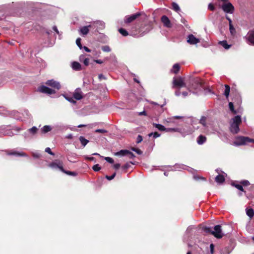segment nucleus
Returning a JSON list of instances; mask_svg holds the SVG:
<instances>
[{"mask_svg": "<svg viewBox=\"0 0 254 254\" xmlns=\"http://www.w3.org/2000/svg\"><path fill=\"white\" fill-rule=\"evenodd\" d=\"M38 91L40 92L46 93L49 95L54 94L56 93L54 90L44 85L39 87Z\"/></svg>", "mask_w": 254, "mask_h": 254, "instance_id": "nucleus-9", "label": "nucleus"}, {"mask_svg": "<svg viewBox=\"0 0 254 254\" xmlns=\"http://www.w3.org/2000/svg\"><path fill=\"white\" fill-rule=\"evenodd\" d=\"M38 131V128L36 127H32L28 129L27 132L31 136L35 135Z\"/></svg>", "mask_w": 254, "mask_h": 254, "instance_id": "nucleus-22", "label": "nucleus"}, {"mask_svg": "<svg viewBox=\"0 0 254 254\" xmlns=\"http://www.w3.org/2000/svg\"><path fill=\"white\" fill-rule=\"evenodd\" d=\"M141 12H137L131 15H127L125 18V22L129 23L136 19L141 15Z\"/></svg>", "mask_w": 254, "mask_h": 254, "instance_id": "nucleus-10", "label": "nucleus"}, {"mask_svg": "<svg viewBox=\"0 0 254 254\" xmlns=\"http://www.w3.org/2000/svg\"><path fill=\"white\" fill-rule=\"evenodd\" d=\"M108 162L110 163H114V160L109 157H106L104 158Z\"/></svg>", "mask_w": 254, "mask_h": 254, "instance_id": "nucleus-47", "label": "nucleus"}, {"mask_svg": "<svg viewBox=\"0 0 254 254\" xmlns=\"http://www.w3.org/2000/svg\"><path fill=\"white\" fill-rule=\"evenodd\" d=\"M73 96L76 100H81L83 98V93L81 89L79 88H76L73 92Z\"/></svg>", "mask_w": 254, "mask_h": 254, "instance_id": "nucleus-16", "label": "nucleus"}, {"mask_svg": "<svg viewBox=\"0 0 254 254\" xmlns=\"http://www.w3.org/2000/svg\"><path fill=\"white\" fill-rule=\"evenodd\" d=\"M76 44L80 49H81L82 48V45L81 44V39L80 38H78L76 40Z\"/></svg>", "mask_w": 254, "mask_h": 254, "instance_id": "nucleus-39", "label": "nucleus"}, {"mask_svg": "<svg viewBox=\"0 0 254 254\" xmlns=\"http://www.w3.org/2000/svg\"><path fill=\"white\" fill-rule=\"evenodd\" d=\"M87 58H85V56L84 55H81L79 56V60L80 62H83L84 60L86 59Z\"/></svg>", "mask_w": 254, "mask_h": 254, "instance_id": "nucleus-49", "label": "nucleus"}, {"mask_svg": "<svg viewBox=\"0 0 254 254\" xmlns=\"http://www.w3.org/2000/svg\"><path fill=\"white\" fill-rule=\"evenodd\" d=\"M241 184L244 186H247L250 184V182L247 180H244V181H241Z\"/></svg>", "mask_w": 254, "mask_h": 254, "instance_id": "nucleus-46", "label": "nucleus"}, {"mask_svg": "<svg viewBox=\"0 0 254 254\" xmlns=\"http://www.w3.org/2000/svg\"><path fill=\"white\" fill-rule=\"evenodd\" d=\"M219 44L223 46L225 49H228L230 48L231 45H228L226 41H222L219 42Z\"/></svg>", "mask_w": 254, "mask_h": 254, "instance_id": "nucleus-28", "label": "nucleus"}, {"mask_svg": "<svg viewBox=\"0 0 254 254\" xmlns=\"http://www.w3.org/2000/svg\"><path fill=\"white\" fill-rule=\"evenodd\" d=\"M102 50L104 52H109L111 51V49L108 46H104L102 48Z\"/></svg>", "mask_w": 254, "mask_h": 254, "instance_id": "nucleus-42", "label": "nucleus"}, {"mask_svg": "<svg viewBox=\"0 0 254 254\" xmlns=\"http://www.w3.org/2000/svg\"><path fill=\"white\" fill-rule=\"evenodd\" d=\"M241 122V118L240 116H237L233 119L230 128L232 133H237L239 131V125Z\"/></svg>", "mask_w": 254, "mask_h": 254, "instance_id": "nucleus-3", "label": "nucleus"}, {"mask_svg": "<svg viewBox=\"0 0 254 254\" xmlns=\"http://www.w3.org/2000/svg\"><path fill=\"white\" fill-rule=\"evenodd\" d=\"M187 42L190 45H196L200 42V40L193 35L190 34L187 37Z\"/></svg>", "mask_w": 254, "mask_h": 254, "instance_id": "nucleus-11", "label": "nucleus"}, {"mask_svg": "<svg viewBox=\"0 0 254 254\" xmlns=\"http://www.w3.org/2000/svg\"><path fill=\"white\" fill-rule=\"evenodd\" d=\"M45 151L51 155H54V153L51 151V150L49 147H47L45 149Z\"/></svg>", "mask_w": 254, "mask_h": 254, "instance_id": "nucleus-55", "label": "nucleus"}, {"mask_svg": "<svg viewBox=\"0 0 254 254\" xmlns=\"http://www.w3.org/2000/svg\"><path fill=\"white\" fill-rule=\"evenodd\" d=\"M0 132L4 135H8L10 136H11L14 134L12 130L10 128H9L8 127H0Z\"/></svg>", "mask_w": 254, "mask_h": 254, "instance_id": "nucleus-12", "label": "nucleus"}, {"mask_svg": "<svg viewBox=\"0 0 254 254\" xmlns=\"http://www.w3.org/2000/svg\"><path fill=\"white\" fill-rule=\"evenodd\" d=\"M92 169L94 171L98 172L100 170L101 167L99 164H96L93 166Z\"/></svg>", "mask_w": 254, "mask_h": 254, "instance_id": "nucleus-40", "label": "nucleus"}, {"mask_svg": "<svg viewBox=\"0 0 254 254\" xmlns=\"http://www.w3.org/2000/svg\"><path fill=\"white\" fill-rule=\"evenodd\" d=\"M48 166L53 169L57 170L59 169L62 172H64V170L63 167L62 163L59 161L57 162H53L49 164Z\"/></svg>", "mask_w": 254, "mask_h": 254, "instance_id": "nucleus-13", "label": "nucleus"}, {"mask_svg": "<svg viewBox=\"0 0 254 254\" xmlns=\"http://www.w3.org/2000/svg\"><path fill=\"white\" fill-rule=\"evenodd\" d=\"M79 139L84 147L85 146V145L89 142V140L85 138V137L82 136H80Z\"/></svg>", "mask_w": 254, "mask_h": 254, "instance_id": "nucleus-27", "label": "nucleus"}, {"mask_svg": "<svg viewBox=\"0 0 254 254\" xmlns=\"http://www.w3.org/2000/svg\"><path fill=\"white\" fill-rule=\"evenodd\" d=\"M53 29L57 33V34H59V32L58 30V28L56 26H54L53 27Z\"/></svg>", "mask_w": 254, "mask_h": 254, "instance_id": "nucleus-60", "label": "nucleus"}, {"mask_svg": "<svg viewBox=\"0 0 254 254\" xmlns=\"http://www.w3.org/2000/svg\"><path fill=\"white\" fill-rule=\"evenodd\" d=\"M214 6L212 4L209 3V4L208 5V9H209L211 10H214Z\"/></svg>", "mask_w": 254, "mask_h": 254, "instance_id": "nucleus-57", "label": "nucleus"}, {"mask_svg": "<svg viewBox=\"0 0 254 254\" xmlns=\"http://www.w3.org/2000/svg\"><path fill=\"white\" fill-rule=\"evenodd\" d=\"M222 8L226 13H233L234 11V7L230 2H226L222 5Z\"/></svg>", "mask_w": 254, "mask_h": 254, "instance_id": "nucleus-7", "label": "nucleus"}, {"mask_svg": "<svg viewBox=\"0 0 254 254\" xmlns=\"http://www.w3.org/2000/svg\"><path fill=\"white\" fill-rule=\"evenodd\" d=\"M199 123L202 124L203 126L206 125V118L205 117H202L199 121Z\"/></svg>", "mask_w": 254, "mask_h": 254, "instance_id": "nucleus-44", "label": "nucleus"}, {"mask_svg": "<svg viewBox=\"0 0 254 254\" xmlns=\"http://www.w3.org/2000/svg\"><path fill=\"white\" fill-rule=\"evenodd\" d=\"M119 31L124 36H126L128 35V32L125 29L120 28V29H119Z\"/></svg>", "mask_w": 254, "mask_h": 254, "instance_id": "nucleus-33", "label": "nucleus"}, {"mask_svg": "<svg viewBox=\"0 0 254 254\" xmlns=\"http://www.w3.org/2000/svg\"><path fill=\"white\" fill-rule=\"evenodd\" d=\"M56 127L58 130H60L64 129V127L61 126V125H57L56 126Z\"/></svg>", "mask_w": 254, "mask_h": 254, "instance_id": "nucleus-54", "label": "nucleus"}, {"mask_svg": "<svg viewBox=\"0 0 254 254\" xmlns=\"http://www.w3.org/2000/svg\"><path fill=\"white\" fill-rule=\"evenodd\" d=\"M165 131H173V132H181V129L180 128H166Z\"/></svg>", "mask_w": 254, "mask_h": 254, "instance_id": "nucleus-31", "label": "nucleus"}, {"mask_svg": "<svg viewBox=\"0 0 254 254\" xmlns=\"http://www.w3.org/2000/svg\"><path fill=\"white\" fill-rule=\"evenodd\" d=\"M229 109L230 110L234 113V114H236L237 112L236 111L234 110V105L233 104V103L232 102H230L229 103Z\"/></svg>", "mask_w": 254, "mask_h": 254, "instance_id": "nucleus-38", "label": "nucleus"}, {"mask_svg": "<svg viewBox=\"0 0 254 254\" xmlns=\"http://www.w3.org/2000/svg\"><path fill=\"white\" fill-rule=\"evenodd\" d=\"M173 87L181 88L186 87L184 78L181 77H175L173 81Z\"/></svg>", "mask_w": 254, "mask_h": 254, "instance_id": "nucleus-6", "label": "nucleus"}, {"mask_svg": "<svg viewBox=\"0 0 254 254\" xmlns=\"http://www.w3.org/2000/svg\"><path fill=\"white\" fill-rule=\"evenodd\" d=\"M215 181L218 184H222L225 181V177L224 175L219 174L215 177Z\"/></svg>", "mask_w": 254, "mask_h": 254, "instance_id": "nucleus-23", "label": "nucleus"}, {"mask_svg": "<svg viewBox=\"0 0 254 254\" xmlns=\"http://www.w3.org/2000/svg\"><path fill=\"white\" fill-rule=\"evenodd\" d=\"M64 173L68 174V175H73V176H74L75 175L76 173L75 172H70V171H65L64 170Z\"/></svg>", "mask_w": 254, "mask_h": 254, "instance_id": "nucleus-56", "label": "nucleus"}, {"mask_svg": "<svg viewBox=\"0 0 254 254\" xmlns=\"http://www.w3.org/2000/svg\"><path fill=\"white\" fill-rule=\"evenodd\" d=\"M64 97L69 102L73 103L74 104L76 103V101L72 97H66V96H64Z\"/></svg>", "mask_w": 254, "mask_h": 254, "instance_id": "nucleus-41", "label": "nucleus"}, {"mask_svg": "<svg viewBox=\"0 0 254 254\" xmlns=\"http://www.w3.org/2000/svg\"><path fill=\"white\" fill-rule=\"evenodd\" d=\"M116 173H114V174H113L112 176H106V178L107 180H109V181L112 180V179H113L115 178V177L116 176Z\"/></svg>", "mask_w": 254, "mask_h": 254, "instance_id": "nucleus-48", "label": "nucleus"}, {"mask_svg": "<svg viewBox=\"0 0 254 254\" xmlns=\"http://www.w3.org/2000/svg\"><path fill=\"white\" fill-rule=\"evenodd\" d=\"M183 116H173L172 117L168 118L166 119H165L164 121V123H172L175 125L178 124V122L176 121V120L179 119H183Z\"/></svg>", "mask_w": 254, "mask_h": 254, "instance_id": "nucleus-14", "label": "nucleus"}, {"mask_svg": "<svg viewBox=\"0 0 254 254\" xmlns=\"http://www.w3.org/2000/svg\"><path fill=\"white\" fill-rule=\"evenodd\" d=\"M173 9L176 11H178L180 10V7L178 4L175 2H173L172 3Z\"/></svg>", "mask_w": 254, "mask_h": 254, "instance_id": "nucleus-37", "label": "nucleus"}, {"mask_svg": "<svg viewBox=\"0 0 254 254\" xmlns=\"http://www.w3.org/2000/svg\"><path fill=\"white\" fill-rule=\"evenodd\" d=\"M8 155H14L16 156H26L25 154L22 152H16V151H12L10 152H8L7 154Z\"/></svg>", "mask_w": 254, "mask_h": 254, "instance_id": "nucleus-25", "label": "nucleus"}, {"mask_svg": "<svg viewBox=\"0 0 254 254\" xmlns=\"http://www.w3.org/2000/svg\"><path fill=\"white\" fill-rule=\"evenodd\" d=\"M210 252H211V254H213L214 250V246L213 244H210Z\"/></svg>", "mask_w": 254, "mask_h": 254, "instance_id": "nucleus-53", "label": "nucleus"}, {"mask_svg": "<svg viewBox=\"0 0 254 254\" xmlns=\"http://www.w3.org/2000/svg\"><path fill=\"white\" fill-rule=\"evenodd\" d=\"M142 140V137L141 135H138L137 136V139H136V142L137 143H139L140 142H141Z\"/></svg>", "mask_w": 254, "mask_h": 254, "instance_id": "nucleus-51", "label": "nucleus"}, {"mask_svg": "<svg viewBox=\"0 0 254 254\" xmlns=\"http://www.w3.org/2000/svg\"><path fill=\"white\" fill-rule=\"evenodd\" d=\"M116 155L117 156H127L129 159L133 158L135 157L133 153L130 151H129L127 150H122L116 153Z\"/></svg>", "mask_w": 254, "mask_h": 254, "instance_id": "nucleus-8", "label": "nucleus"}, {"mask_svg": "<svg viewBox=\"0 0 254 254\" xmlns=\"http://www.w3.org/2000/svg\"><path fill=\"white\" fill-rule=\"evenodd\" d=\"M203 231L206 233H210L215 238L220 239L224 236L222 232L221 227L220 225H216L214 228V230L211 231L209 227H205L203 228Z\"/></svg>", "mask_w": 254, "mask_h": 254, "instance_id": "nucleus-2", "label": "nucleus"}, {"mask_svg": "<svg viewBox=\"0 0 254 254\" xmlns=\"http://www.w3.org/2000/svg\"><path fill=\"white\" fill-rule=\"evenodd\" d=\"M247 215L250 218H252L254 215V211L252 208L246 209Z\"/></svg>", "mask_w": 254, "mask_h": 254, "instance_id": "nucleus-29", "label": "nucleus"}, {"mask_svg": "<svg viewBox=\"0 0 254 254\" xmlns=\"http://www.w3.org/2000/svg\"><path fill=\"white\" fill-rule=\"evenodd\" d=\"M131 164H133V163L131 162H130L129 163H127L124 166H123L122 168L124 170H127L130 167Z\"/></svg>", "mask_w": 254, "mask_h": 254, "instance_id": "nucleus-43", "label": "nucleus"}, {"mask_svg": "<svg viewBox=\"0 0 254 254\" xmlns=\"http://www.w3.org/2000/svg\"><path fill=\"white\" fill-rule=\"evenodd\" d=\"M46 84L50 86L56 88L57 90H59L61 88V85L60 82L53 79L47 80L46 82Z\"/></svg>", "mask_w": 254, "mask_h": 254, "instance_id": "nucleus-15", "label": "nucleus"}, {"mask_svg": "<svg viewBox=\"0 0 254 254\" xmlns=\"http://www.w3.org/2000/svg\"><path fill=\"white\" fill-rule=\"evenodd\" d=\"M153 126L160 131H165L166 127L162 125L153 123Z\"/></svg>", "mask_w": 254, "mask_h": 254, "instance_id": "nucleus-26", "label": "nucleus"}, {"mask_svg": "<svg viewBox=\"0 0 254 254\" xmlns=\"http://www.w3.org/2000/svg\"><path fill=\"white\" fill-rule=\"evenodd\" d=\"M52 129V127L49 125H46L41 128V132L42 133H46Z\"/></svg>", "mask_w": 254, "mask_h": 254, "instance_id": "nucleus-21", "label": "nucleus"}, {"mask_svg": "<svg viewBox=\"0 0 254 254\" xmlns=\"http://www.w3.org/2000/svg\"><path fill=\"white\" fill-rule=\"evenodd\" d=\"M229 29L231 35H234L236 34V30L234 26H233V24H230Z\"/></svg>", "mask_w": 254, "mask_h": 254, "instance_id": "nucleus-34", "label": "nucleus"}, {"mask_svg": "<svg viewBox=\"0 0 254 254\" xmlns=\"http://www.w3.org/2000/svg\"><path fill=\"white\" fill-rule=\"evenodd\" d=\"M225 89L224 94L227 98H228L229 94H230V88L227 85H225Z\"/></svg>", "mask_w": 254, "mask_h": 254, "instance_id": "nucleus-32", "label": "nucleus"}, {"mask_svg": "<svg viewBox=\"0 0 254 254\" xmlns=\"http://www.w3.org/2000/svg\"><path fill=\"white\" fill-rule=\"evenodd\" d=\"M232 185L233 186H234L235 187H236L237 189H238L239 190H241V191H244V189H243V188L242 187V186L241 185H240V184H236L235 183H233L232 184Z\"/></svg>", "mask_w": 254, "mask_h": 254, "instance_id": "nucleus-35", "label": "nucleus"}, {"mask_svg": "<svg viewBox=\"0 0 254 254\" xmlns=\"http://www.w3.org/2000/svg\"><path fill=\"white\" fill-rule=\"evenodd\" d=\"M85 157L86 159L89 160H91V161H93V160H94V158L92 157L85 156Z\"/></svg>", "mask_w": 254, "mask_h": 254, "instance_id": "nucleus-62", "label": "nucleus"}, {"mask_svg": "<svg viewBox=\"0 0 254 254\" xmlns=\"http://www.w3.org/2000/svg\"><path fill=\"white\" fill-rule=\"evenodd\" d=\"M132 150L134 151H135V152H136L138 154H142V151L139 149H136V148H132Z\"/></svg>", "mask_w": 254, "mask_h": 254, "instance_id": "nucleus-52", "label": "nucleus"}, {"mask_svg": "<svg viewBox=\"0 0 254 254\" xmlns=\"http://www.w3.org/2000/svg\"><path fill=\"white\" fill-rule=\"evenodd\" d=\"M161 22L163 23L164 26L170 28L172 26V24L171 23L170 20L168 18V17L166 15H163L161 17Z\"/></svg>", "mask_w": 254, "mask_h": 254, "instance_id": "nucleus-17", "label": "nucleus"}, {"mask_svg": "<svg viewBox=\"0 0 254 254\" xmlns=\"http://www.w3.org/2000/svg\"><path fill=\"white\" fill-rule=\"evenodd\" d=\"M254 143V139L247 136H238L235 137L233 145L236 146L247 145L249 143Z\"/></svg>", "mask_w": 254, "mask_h": 254, "instance_id": "nucleus-1", "label": "nucleus"}, {"mask_svg": "<svg viewBox=\"0 0 254 254\" xmlns=\"http://www.w3.org/2000/svg\"><path fill=\"white\" fill-rule=\"evenodd\" d=\"M244 39L248 44L254 46V30H250Z\"/></svg>", "mask_w": 254, "mask_h": 254, "instance_id": "nucleus-5", "label": "nucleus"}, {"mask_svg": "<svg viewBox=\"0 0 254 254\" xmlns=\"http://www.w3.org/2000/svg\"><path fill=\"white\" fill-rule=\"evenodd\" d=\"M201 82L199 79H195L193 81L191 88L194 90H200Z\"/></svg>", "mask_w": 254, "mask_h": 254, "instance_id": "nucleus-18", "label": "nucleus"}, {"mask_svg": "<svg viewBox=\"0 0 254 254\" xmlns=\"http://www.w3.org/2000/svg\"><path fill=\"white\" fill-rule=\"evenodd\" d=\"M98 24L100 25H104V23L101 21H94L91 22V24L88 26H85L80 27L79 30V32H80V34L86 35L88 33L90 28H95L96 27V25Z\"/></svg>", "mask_w": 254, "mask_h": 254, "instance_id": "nucleus-4", "label": "nucleus"}, {"mask_svg": "<svg viewBox=\"0 0 254 254\" xmlns=\"http://www.w3.org/2000/svg\"><path fill=\"white\" fill-rule=\"evenodd\" d=\"M120 164H119V163H117V164H115L114 165V168L115 169H118L120 167Z\"/></svg>", "mask_w": 254, "mask_h": 254, "instance_id": "nucleus-58", "label": "nucleus"}, {"mask_svg": "<svg viewBox=\"0 0 254 254\" xmlns=\"http://www.w3.org/2000/svg\"><path fill=\"white\" fill-rule=\"evenodd\" d=\"M95 132L104 133L107 132V131L104 129H97L95 130Z\"/></svg>", "mask_w": 254, "mask_h": 254, "instance_id": "nucleus-45", "label": "nucleus"}, {"mask_svg": "<svg viewBox=\"0 0 254 254\" xmlns=\"http://www.w3.org/2000/svg\"><path fill=\"white\" fill-rule=\"evenodd\" d=\"M148 136L149 137L153 136L154 138H156L157 137H159L160 136V134L157 132H151L148 134Z\"/></svg>", "mask_w": 254, "mask_h": 254, "instance_id": "nucleus-36", "label": "nucleus"}, {"mask_svg": "<svg viewBox=\"0 0 254 254\" xmlns=\"http://www.w3.org/2000/svg\"><path fill=\"white\" fill-rule=\"evenodd\" d=\"M175 95L177 96H179L180 95H181V92H180V91L179 90H177L175 92Z\"/></svg>", "mask_w": 254, "mask_h": 254, "instance_id": "nucleus-64", "label": "nucleus"}, {"mask_svg": "<svg viewBox=\"0 0 254 254\" xmlns=\"http://www.w3.org/2000/svg\"><path fill=\"white\" fill-rule=\"evenodd\" d=\"M83 63L85 66H88L89 64V59L87 58L84 60Z\"/></svg>", "mask_w": 254, "mask_h": 254, "instance_id": "nucleus-50", "label": "nucleus"}, {"mask_svg": "<svg viewBox=\"0 0 254 254\" xmlns=\"http://www.w3.org/2000/svg\"><path fill=\"white\" fill-rule=\"evenodd\" d=\"M94 62L97 64H101L103 63V62L101 60H94Z\"/></svg>", "mask_w": 254, "mask_h": 254, "instance_id": "nucleus-61", "label": "nucleus"}, {"mask_svg": "<svg viewBox=\"0 0 254 254\" xmlns=\"http://www.w3.org/2000/svg\"><path fill=\"white\" fill-rule=\"evenodd\" d=\"M145 27H146L145 30L144 31L143 30V28H142L140 29V30L139 31L140 32H141V35H144L146 34V33H148L152 29V26L150 24L146 25L145 26Z\"/></svg>", "mask_w": 254, "mask_h": 254, "instance_id": "nucleus-19", "label": "nucleus"}, {"mask_svg": "<svg viewBox=\"0 0 254 254\" xmlns=\"http://www.w3.org/2000/svg\"><path fill=\"white\" fill-rule=\"evenodd\" d=\"M71 67L73 70L76 71L80 70L81 69V64L77 62H73L71 63Z\"/></svg>", "mask_w": 254, "mask_h": 254, "instance_id": "nucleus-20", "label": "nucleus"}, {"mask_svg": "<svg viewBox=\"0 0 254 254\" xmlns=\"http://www.w3.org/2000/svg\"><path fill=\"white\" fill-rule=\"evenodd\" d=\"M83 49L87 52H91V50L88 48H87V47L84 46L83 47Z\"/></svg>", "mask_w": 254, "mask_h": 254, "instance_id": "nucleus-63", "label": "nucleus"}, {"mask_svg": "<svg viewBox=\"0 0 254 254\" xmlns=\"http://www.w3.org/2000/svg\"><path fill=\"white\" fill-rule=\"evenodd\" d=\"M98 77L100 80L106 79V77L102 74H99Z\"/></svg>", "mask_w": 254, "mask_h": 254, "instance_id": "nucleus-59", "label": "nucleus"}, {"mask_svg": "<svg viewBox=\"0 0 254 254\" xmlns=\"http://www.w3.org/2000/svg\"><path fill=\"white\" fill-rule=\"evenodd\" d=\"M206 138L205 137V136L202 135H200L197 139V142L198 144L201 145L206 141Z\"/></svg>", "mask_w": 254, "mask_h": 254, "instance_id": "nucleus-24", "label": "nucleus"}, {"mask_svg": "<svg viewBox=\"0 0 254 254\" xmlns=\"http://www.w3.org/2000/svg\"><path fill=\"white\" fill-rule=\"evenodd\" d=\"M179 69H180L179 64H176L173 65L171 71H172V72H173L175 73H177L179 71Z\"/></svg>", "mask_w": 254, "mask_h": 254, "instance_id": "nucleus-30", "label": "nucleus"}]
</instances>
